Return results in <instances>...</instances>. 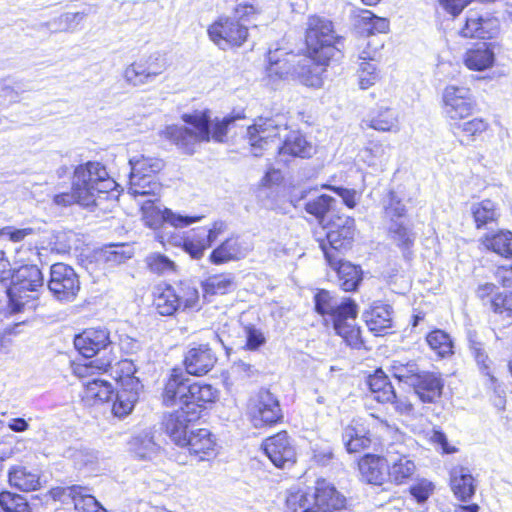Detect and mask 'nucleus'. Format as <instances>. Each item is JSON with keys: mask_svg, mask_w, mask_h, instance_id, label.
<instances>
[{"mask_svg": "<svg viewBox=\"0 0 512 512\" xmlns=\"http://www.w3.org/2000/svg\"><path fill=\"white\" fill-rule=\"evenodd\" d=\"M181 119L188 126L169 125L165 127L161 135L189 155L194 154L201 143H207L211 138L215 142H223L228 127L235 121L234 117H225L221 121H217L211 131L209 110L185 113Z\"/></svg>", "mask_w": 512, "mask_h": 512, "instance_id": "f257e3e1", "label": "nucleus"}, {"mask_svg": "<svg viewBox=\"0 0 512 512\" xmlns=\"http://www.w3.org/2000/svg\"><path fill=\"white\" fill-rule=\"evenodd\" d=\"M314 302L316 311L323 316H330L334 330L349 346L361 347L360 328L355 325L357 306L353 300L347 298L339 302L329 291L320 290L314 296Z\"/></svg>", "mask_w": 512, "mask_h": 512, "instance_id": "f03ea898", "label": "nucleus"}, {"mask_svg": "<svg viewBox=\"0 0 512 512\" xmlns=\"http://www.w3.org/2000/svg\"><path fill=\"white\" fill-rule=\"evenodd\" d=\"M305 42L308 55L321 65L342 57L343 38L334 30L333 23L320 16H310L307 21Z\"/></svg>", "mask_w": 512, "mask_h": 512, "instance_id": "7ed1b4c3", "label": "nucleus"}, {"mask_svg": "<svg viewBox=\"0 0 512 512\" xmlns=\"http://www.w3.org/2000/svg\"><path fill=\"white\" fill-rule=\"evenodd\" d=\"M346 498L325 479L316 481L312 491H296L286 500L287 512H332L345 507Z\"/></svg>", "mask_w": 512, "mask_h": 512, "instance_id": "20e7f679", "label": "nucleus"}, {"mask_svg": "<svg viewBox=\"0 0 512 512\" xmlns=\"http://www.w3.org/2000/svg\"><path fill=\"white\" fill-rule=\"evenodd\" d=\"M43 275L36 265H25L12 275V284L8 289V312L11 315L33 310L38 298V289L43 287Z\"/></svg>", "mask_w": 512, "mask_h": 512, "instance_id": "39448f33", "label": "nucleus"}, {"mask_svg": "<svg viewBox=\"0 0 512 512\" xmlns=\"http://www.w3.org/2000/svg\"><path fill=\"white\" fill-rule=\"evenodd\" d=\"M72 184L77 194L82 195V201H87L91 206L96 205L100 194L114 190L117 185L106 167L96 161L78 165L73 173Z\"/></svg>", "mask_w": 512, "mask_h": 512, "instance_id": "423d86ee", "label": "nucleus"}, {"mask_svg": "<svg viewBox=\"0 0 512 512\" xmlns=\"http://www.w3.org/2000/svg\"><path fill=\"white\" fill-rule=\"evenodd\" d=\"M287 123L283 116L259 117L247 128V139L254 156L259 157L271 142L287 132Z\"/></svg>", "mask_w": 512, "mask_h": 512, "instance_id": "0eeeda50", "label": "nucleus"}, {"mask_svg": "<svg viewBox=\"0 0 512 512\" xmlns=\"http://www.w3.org/2000/svg\"><path fill=\"white\" fill-rule=\"evenodd\" d=\"M443 113L452 125L458 120L471 116L477 103L470 88L466 86L448 85L442 93Z\"/></svg>", "mask_w": 512, "mask_h": 512, "instance_id": "6e6552de", "label": "nucleus"}, {"mask_svg": "<svg viewBox=\"0 0 512 512\" xmlns=\"http://www.w3.org/2000/svg\"><path fill=\"white\" fill-rule=\"evenodd\" d=\"M247 414L256 428L275 424L283 417L279 400L266 389L259 390L249 399Z\"/></svg>", "mask_w": 512, "mask_h": 512, "instance_id": "1a4fd4ad", "label": "nucleus"}, {"mask_svg": "<svg viewBox=\"0 0 512 512\" xmlns=\"http://www.w3.org/2000/svg\"><path fill=\"white\" fill-rule=\"evenodd\" d=\"M48 289L55 299L72 302L80 291V280L75 270L64 263H55L50 268Z\"/></svg>", "mask_w": 512, "mask_h": 512, "instance_id": "9d476101", "label": "nucleus"}, {"mask_svg": "<svg viewBox=\"0 0 512 512\" xmlns=\"http://www.w3.org/2000/svg\"><path fill=\"white\" fill-rule=\"evenodd\" d=\"M208 35L219 48L225 50L241 46L247 39L248 28L231 17H220L208 28Z\"/></svg>", "mask_w": 512, "mask_h": 512, "instance_id": "9b49d317", "label": "nucleus"}, {"mask_svg": "<svg viewBox=\"0 0 512 512\" xmlns=\"http://www.w3.org/2000/svg\"><path fill=\"white\" fill-rule=\"evenodd\" d=\"M265 454L278 468H289L296 461V451L286 431L265 439L262 444Z\"/></svg>", "mask_w": 512, "mask_h": 512, "instance_id": "f8f14e48", "label": "nucleus"}, {"mask_svg": "<svg viewBox=\"0 0 512 512\" xmlns=\"http://www.w3.org/2000/svg\"><path fill=\"white\" fill-rule=\"evenodd\" d=\"M146 223L151 228H159L163 223H169L176 228L189 226L202 219V216H182L177 215L168 208L163 210L153 205V200H148L142 206Z\"/></svg>", "mask_w": 512, "mask_h": 512, "instance_id": "ddd939ff", "label": "nucleus"}, {"mask_svg": "<svg viewBox=\"0 0 512 512\" xmlns=\"http://www.w3.org/2000/svg\"><path fill=\"white\" fill-rule=\"evenodd\" d=\"M355 233V221L351 217H338L337 221L331 224L327 232V241L329 248L324 243L320 246H325L326 250L332 251L334 255L340 256L341 250L348 249L353 241Z\"/></svg>", "mask_w": 512, "mask_h": 512, "instance_id": "4468645a", "label": "nucleus"}, {"mask_svg": "<svg viewBox=\"0 0 512 512\" xmlns=\"http://www.w3.org/2000/svg\"><path fill=\"white\" fill-rule=\"evenodd\" d=\"M197 419H199V411L196 408L189 410L179 407V409L165 417V431L176 445H183L188 436L189 424Z\"/></svg>", "mask_w": 512, "mask_h": 512, "instance_id": "2eb2a0df", "label": "nucleus"}, {"mask_svg": "<svg viewBox=\"0 0 512 512\" xmlns=\"http://www.w3.org/2000/svg\"><path fill=\"white\" fill-rule=\"evenodd\" d=\"M112 344L106 328H89L77 335L74 346L85 358H91Z\"/></svg>", "mask_w": 512, "mask_h": 512, "instance_id": "dca6fc26", "label": "nucleus"}, {"mask_svg": "<svg viewBox=\"0 0 512 512\" xmlns=\"http://www.w3.org/2000/svg\"><path fill=\"white\" fill-rule=\"evenodd\" d=\"M142 388L140 381L133 376L127 375L121 380V388L117 391L116 399L112 406V412L117 417L128 415L139 399Z\"/></svg>", "mask_w": 512, "mask_h": 512, "instance_id": "f3484780", "label": "nucleus"}, {"mask_svg": "<svg viewBox=\"0 0 512 512\" xmlns=\"http://www.w3.org/2000/svg\"><path fill=\"white\" fill-rule=\"evenodd\" d=\"M216 361L215 353L207 344L190 347L184 357L186 372L195 376L207 374L214 367Z\"/></svg>", "mask_w": 512, "mask_h": 512, "instance_id": "a211bd4d", "label": "nucleus"}, {"mask_svg": "<svg viewBox=\"0 0 512 512\" xmlns=\"http://www.w3.org/2000/svg\"><path fill=\"white\" fill-rule=\"evenodd\" d=\"M386 462L388 463V478L396 484L406 482L416 471L414 460L394 445L387 449Z\"/></svg>", "mask_w": 512, "mask_h": 512, "instance_id": "6ab92c4d", "label": "nucleus"}, {"mask_svg": "<svg viewBox=\"0 0 512 512\" xmlns=\"http://www.w3.org/2000/svg\"><path fill=\"white\" fill-rule=\"evenodd\" d=\"M324 256L328 264L337 270L339 285L344 291H354L362 280V271L358 266L343 261L340 256L334 255L332 251L322 246Z\"/></svg>", "mask_w": 512, "mask_h": 512, "instance_id": "aec40b11", "label": "nucleus"}, {"mask_svg": "<svg viewBox=\"0 0 512 512\" xmlns=\"http://www.w3.org/2000/svg\"><path fill=\"white\" fill-rule=\"evenodd\" d=\"M412 384L414 393L423 403H434L442 395L444 381L440 374L422 370Z\"/></svg>", "mask_w": 512, "mask_h": 512, "instance_id": "412c9836", "label": "nucleus"}, {"mask_svg": "<svg viewBox=\"0 0 512 512\" xmlns=\"http://www.w3.org/2000/svg\"><path fill=\"white\" fill-rule=\"evenodd\" d=\"M189 379L185 375L174 369L167 380L163 390V403L166 406L186 407L188 400Z\"/></svg>", "mask_w": 512, "mask_h": 512, "instance_id": "4be33fe9", "label": "nucleus"}, {"mask_svg": "<svg viewBox=\"0 0 512 512\" xmlns=\"http://www.w3.org/2000/svg\"><path fill=\"white\" fill-rule=\"evenodd\" d=\"M313 146L297 131L286 132L283 144L278 147L279 160L287 163L288 157L307 158L313 153Z\"/></svg>", "mask_w": 512, "mask_h": 512, "instance_id": "5701e85b", "label": "nucleus"}, {"mask_svg": "<svg viewBox=\"0 0 512 512\" xmlns=\"http://www.w3.org/2000/svg\"><path fill=\"white\" fill-rule=\"evenodd\" d=\"M363 123L380 132H398L400 129L397 112L384 105L371 109L363 119Z\"/></svg>", "mask_w": 512, "mask_h": 512, "instance_id": "b1692460", "label": "nucleus"}, {"mask_svg": "<svg viewBox=\"0 0 512 512\" xmlns=\"http://www.w3.org/2000/svg\"><path fill=\"white\" fill-rule=\"evenodd\" d=\"M362 480L372 485H382L388 477L386 457L367 454L359 462Z\"/></svg>", "mask_w": 512, "mask_h": 512, "instance_id": "393cba45", "label": "nucleus"}, {"mask_svg": "<svg viewBox=\"0 0 512 512\" xmlns=\"http://www.w3.org/2000/svg\"><path fill=\"white\" fill-rule=\"evenodd\" d=\"M299 57L293 53H281L279 50L269 52L267 73L270 78L288 79L294 77Z\"/></svg>", "mask_w": 512, "mask_h": 512, "instance_id": "a878e982", "label": "nucleus"}, {"mask_svg": "<svg viewBox=\"0 0 512 512\" xmlns=\"http://www.w3.org/2000/svg\"><path fill=\"white\" fill-rule=\"evenodd\" d=\"M322 65L315 62L310 56L298 59L296 68L294 69L293 79H297L300 83L308 87L318 88L323 84L322 73L324 69Z\"/></svg>", "mask_w": 512, "mask_h": 512, "instance_id": "bb28decb", "label": "nucleus"}, {"mask_svg": "<svg viewBox=\"0 0 512 512\" xmlns=\"http://www.w3.org/2000/svg\"><path fill=\"white\" fill-rule=\"evenodd\" d=\"M495 54L490 43H477L468 49L464 56V63L470 70L483 71L493 66Z\"/></svg>", "mask_w": 512, "mask_h": 512, "instance_id": "cd10ccee", "label": "nucleus"}, {"mask_svg": "<svg viewBox=\"0 0 512 512\" xmlns=\"http://www.w3.org/2000/svg\"><path fill=\"white\" fill-rule=\"evenodd\" d=\"M342 439L349 453H358L375 444L369 432L355 420L344 429Z\"/></svg>", "mask_w": 512, "mask_h": 512, "instance_id": "c85d7f7f", "label": "nucleus"}, {"mask_svg": "<svg viewBox=\"0 0 512 512\" xmlns=\"http://www.w3.org/2000/svg\"><path fill=\"white\" fill-rule=\"evenodd\" d=\"M363 319L370 331L380 334L392 325V307L388 304L374 303L363 313Z\"/></svg>", "mask_w": 512, "mask_h": 512, "instance_id": "c756f323", "label": "nucleus"}, {"mask_svg": "<svg viewBox=\"0 0 512 512\" xmlns=\"http://www.w3.org/2000/svg\"><path fill=\"white\" fill-rule=\"evenodd\" d=\"M188 400L186 409L196 408L201 414V408L206 404L213 403L218 398V390L212 385L196 382L188 385Z\"/></svg>", "mask_w": 512, "mask_h": 512, "instance_id": "7c9ffc66", "label": "nucleus"}, {"mask_svg": "<svg viewBox=\"0 0 512 512\" xmlns=\"http://www.w3.org/2000/svg\"><path fill=\"white\" fill-rule=\"evenodd\" d=\"M181 446H186L191 454L198 455L200 460H204L206 455L213 453L215 442L210 431L203 428L191 431Z\"/></svg>", "mask_w": 512, "mask_h": 512, "instance_id": "2f4dec72", "label": "nucleus"}, {"mask_svg": "<svg viewBox=\"0 0 512 512\" xmlns=\"http://www.w3.org/2000/svg\"><path fill=\"white\" fill-rule=\"evenodd\" d=\"M63 495L70 497L77 512H106L96 498L87 493L82 486H71L63 489Z\"/></svg>", "mask_w": 512, "mask_h": 512, "instance_id": "473e14b6", "label": "nucleus"}, {"mask_svg": "<svg viewBox=\"0 0 512 512\" xmlns=\"http://www.w3.org/2000/svg\"><path fill=\"white\" fill-rule=\"evenodd\" d=\"M367 384L376 401L388 403L395 400L396 392L394 387L382 370H377L373 375H370Z\"/></svg>", "mask_w": 512, "mask_h": 512, "instance_id": "72a5a7b5", "label": "nucleus"}, {"mask_svg": "<svg viewBox=\"0 0 512 512\" xmlns=\"http://www.w3.org/2000/svg\"><path fill=\"white\" fill-rule=\"evenodd\" d=\"M474 479L467 468H454L451 472V488L457 498L467 501L475 493Z\"/></svg>", "mask_w": 512, "mask_h": 512, "instance_id": "f704fd0d", "label": "nucleus"}, {"mask_svg": "<svg viewBox=\"0 0 512 512\" xmlns=\"http://www.w3.org/2000/svg\"><path fill=\"white\" fill-rule=\"evenodd\" d=\"M8 479L11 486L21 491H35L40 487L39 475L21 465L9 469Z\"/></svg>", "mask_w": 512, "mask_h": 512, "instance_id": "c9c22d12", "label": "nucleus"}, {"mask_svg": "<svg viewBox=\"0 0 512 512\" xmlns=\"http://www.w3.org/2000/svg\"><path fill=\"white\" fill-rule=\"evenodd\" d=\"M154 296V305L160 315L171 316L180 310L173 286L158 285L155 288Z\"/></svg>", "mask_w": 512, "mask_h": 512, "instance_id": "e433bc0d", "label": "nucleus"}, {"mask_svg": "<svg viewBox=\"0 0 512 512\" xmlns=\"http://www.w3.org/2000/svg\"><path fill=\"white\" fill-rule=\"evenodd\" d=\"M244 256L245 252L239 240L235 237H230L212 251L210 261L213 264L219 265Z\"/></svg>", "mask_w": 512, "mask_h": 512, "instance_id": "4c0bfd02", "label": "nucleus"}, {"mask_svg": "<svg viewBox=\"0 0 512 512\" xmlns=\"http://www.w3.org/2000/svg\"><path fill=\"white\" fill-rule=\"evenodd\" d=\"M484 247L494 253L505 257H512V232L500 230L497 233L486 234L482 238Z\"/></svg>", "mask_w": 512, "mask_h": 512, "instance_id": "58836bf2", "label": "nucleus"}, {"mask_svg": "<svg viewBox=\"0 0 512 512\" xmlns=\"http://www.w3.org/2000/svg\"><path fill=\"white\" fill-rule=\"evenodd\" d=\"M129 450L139 459H152L158 452L159 446L155 443L149 431L141 432L129 441Z\"/></svg>", "mask_w": 512, "mask_h": 512, "instance_id": "ea45409f", "label": "nucleus"}, {"mask_svg": "<svg viewBox=\"0 0 512 512\" xmlns=\"http://www.w3.org/2000/svg\"><path fill=\"white\" fill-rule=\"evenodd\" d=\"M83 399L87 402H108L113 395L111 384L99 378H93L84 384Z\"/></svg>", "mask_w": 512, "mask_h": 512, "instance_id": "a19ab883", "label": "nucleus"}, {"mask_svg": "<svg viewBox=\"0 0 512 512\" xmlns=\"http://www.w3.org/2000/svg\"><path fill=\"white\" fill-rule=\"evenodd\" d=\"M162 190V185L154 179L150 174L148 175H130V187L128 192L133 196H159Z\"/></svg>", "mask_w": 512, "mask_h": 512, "instance_id": "79ce46f5", "label": "nucleus"}, {"mask_svg": "<svg viewBox=\"0 0 512 512\" xmlns=\"http://www.w3.org/2000/svg\"><path fill=\"white\" fill-rule=\"evenodd\" d=\"M471 213L477 229L484 228L486 225L496 222L499 217L496 204L489 199L472 204Z\"/></svg>", "mask_w": 512, "mask_h": 512, "instance_id": "37998d69", "label": "nucleus"}, {"mask_svg": "<svg viewBox=\"0 0 512 512\" xmlns=\"http://www.w3.org/2000/svg\"><path fill=\"white\" fill-rule=\"evenodd\" d=\"M488 126L489 124L485 119L476 117L468 121L458 120L450 125V128L455 136L474 140L476 136L485 132Z\"/></svg>", "mask_w": 512, "mask_h": 512, "instance_id": "c03bdc74", "label": "nucleus"}, {"mask_svg": "<svg viewBox=\"0 0 512 512\" xmlns=\"http://www.w3.org/2000/svg\"><path fill=\"white\" fill-rule=\"evenodd\" d=\"M204 298L224 295L234 288V277L231 274H218L208 277L202 284Z\"/></svg>", "mask_w": 512, "mask_h": 512, "instance_id": "a18cd8bd", "label": "nucleus"}, {"mask_svg": "<svg viewBox=\"0 0 512 512\" xmlns=\"http://www.w3.org/2000/svg\"><path fill=\"white\" fill-rule=\"evenodd\" d=\"M390 371L396 379L409 386L414 384L417 380L418 375L422 371L415 361H401L393 360L390 366Z\"/></svg>", "mask_w": 512, "mask_h": 512, "instance_id": "49530a36", "label": "nucleus"}, {"mask_svg": "<svg viewBox=\"0 0 512 512\" xmlns=\"http://www.w3.org/2000/svg\"><path fill=\"white\" fill-rule=\"evenodd\" d=\"M389 236L396 246L402 250L404 257H407V253L415 241V234L412 230L400 222H393L389 227Z\"/></svg>", "mask_w": 512, "mask_h": 512, "instance_id": "de8ad7c7", "label": "nucleus"}, {"mask_svg": "<svg viewBox=\"0 0 512 512\" xmlns=\"http://www.w3.org/2000/svg\"><path fill=\"white\" fill-rule=\"evenodd\" d=\"M426 342L429 347L440 357H448L453 354V342L449 334L445 331L436 329L431 331Z\"/></svg>", "mask_w": 512, "mask_h": 512, "instance_id": "09e8293b", "label": "nucleus"}, {"mask_svg": "<svg viewBox=\"0 0 512 512\" xmlns=\"http://www.w3.org/2000/svg\"><path fill=\"white\" fill-rule=\"evenodd\" d=\"M174 292H176L177 301L179 302V308L182 311L190 309H199V292L196 287L189 283L181 282L180 284L173 286Z\"/></svg>", "mask_w": 512, "mask_h": 512, "instance_id": "8fccbe9b", "label": "nucleus"}, {"mask_svg": "<svg viewBox=\"0 0 512 512\" xmlns=\"http://www.w3.org/2000/svg\"><path fill=\"white\" fill-rule=\"evenodd\" d=\"M131 166L130 175H152L163 168V161L158 158L145 157L144 155L132 157L129 160Z\"/></svg>", "mask_w": 512, "mask_h": 512, "instance_id": "3c124183", "label": "nucleus"}, {"mask_svg": "<svg viewBox=\"0 0 512 512\" xmlns=\"http://www.w3.org/2000/svg\"><path fill=\"white\" fill-rule=\"evenodd\" d=\"M334 202L335 200L333 197L322 194L309 198L305 202L304 208L307 213L313 215L319 223H322L326 214L331 210Z\"/></svg>", "mask_w": 512, "mask_h": 512, "instance_id": "603ef678", "label": "nucleus"}, {"mask_svg": "<svg viewBox=\"0 0 512 512\" xmlns=\"http://www.w3.org/2000/svg\"><path fill=\"white\" fill-rule=\"evenodd\" d=\"M0 507L4 512H31L26 498L10 491L0 493Z\"/></svg>", "mask_w": 512, "mask_h": 512, "instance_id": "864d4df0", "label": "nucleus"}, {"mask_svg": "<svg viewBox=\"0 0 512 512\" xmlns=\"http://www.w3.org/2000/svg\"><path fill=\"white\" fill-rule=\"evenodd\" d=\"M183 248L192 258L200 259L204 251L209 248L205 238V229L198 230L192 236L185 238L183 240Z\"/></svg>", "mask_w": 512, "mask_h": 512, "instance_id": "5fc2aeb1", "label": "nucleus"}, {"mask_svg": "<svg viewBox=\"0 0 512 512\" xmlns=\"http://www.w3.org/2000/svg\"><path fill=\"white\" fill-rule=\"evenodd\" d=\"M123 77L128 84L135 87L146 85L152 82L147 74L143 60L133 62L127 66L124 70Z\"/></svg>", "mask_w": 512, "mask_h": 512, "instance_id": "6e6d98bb", "label": "nucleus"}, {"mask_svg": "<svg viewBox=\"0 0 512 512\" xmlns=\"http://www.w3.org/2000/svg\"><path fill=\"white\" fill-rule=\"evenodd\" d=\"M470 349L477 362L479 369L485 376L488 377V381L490 382L489 387L493 390H496L497 379L491 373L490 361L487 354L483 350L482 345L480 343L473 342L471 344Z\"/></svg>", "mask_w": 512, "mask_h": 512, "instance_id": "4d7b16f0", "label": "nucleus"}, {"mask_svg": "<svg viewBox=\"0 0 512 512\" xmlns=\"http://www.w3.org/2000/svg\"><path fill=\"white\" fill-rule=\"evenodd\" d=\"M24 91V81L21 79L9 76L0 81V97L10 102H18L20 94Z\"/></svg>", "mask_w": 512, "mask_h": 512, "instance_id": "13d9d810", "label": "nucleus"}, {"mask_svg": "<svg viewBox=\"0 0 512 512\" xmlns=\"http://www.w3.org/2000/svg\"><path fill=\"white\" fill-rule=\"evenodd\" d=\"M361 157L369 166H374L387 160L386 147L379 141H370L362 150Z\"/></svg>", "mask_w": 512, "mask_h": 512, "instance_id": "bf43d9fd", "label": "nucleus"}, {"mask_svg": "<svg viewBox=\"0 0 512 512\" xmlns=\"http://www.w3.org/2000/svg\"><path fill=\"white\" fill-rule=\"evenodd\" d=\"M484 19L477 12H470L466 18L465 26L461 33L464 37L484 38L486 31L483 27Z\"/></svg>", "mask_w": 512, "mask_h": 512, "instance_id": "052dcab7", "label": "nucleus"}, {"mask_svg": "<svg viewBox=\"0 0 512 512\" xmlns=\"http://www.w3.org/2000/svg\"><path fill=\"white\" fill-rule=\"evenodd\" d=\"M379 79V74L374 63L365 59L360 63L358 70V80L361 89H368Z\"/></svg>", "mask_w": 512, "mask_h": 512, "instance_id": "680f3d73", "label": "nucleus"}, {"mask_svg": "<svg viewBox=\"0 0 512 512\" xmlns=\"http://www.w3.org/2000/svg\"><path fill=\"white\" fill-rule=\"evenodd\" d=\"M149 270L156 274H165L174 270V262L160 253H152L145 260Z\"/></svg>", "mask_w": 512, "mask_h": 512, "instance_id": "e2e57ef3", "label": "nucleus"}, {"mask_svg": "<svg viewBox=\"0 0 512 512\" xmlns=\"http://www.w3.org/2000/svg\"><path fill=\"white\" fill-rule=\"evenodd\" d=\"M361 21L368 34L386 33L389 29V21L374 15L371 11H364Z\"/></svg>", "mask_w": 512, "mask_h": 512, "instance_id": "0e129e2a", "label": "nucleus"}, {"mask_svg": "<svg viewBox=\"0 0 512 512\" xmlns=\"http://www.w3.org/2000/svg\"><path fill=\"white\" fill-rule=\"evenodd\" d=\"M129 257L126 255L123 245H109L100 252V258L111 265L120 264Z\"/></svg>", "mask_w": 512, "mask_h": 512, "instance_id": "69168bd1", "label": "nucleus"}, {"mask_svg": "<svg viewBox=\"0 0 512 512\" xmlns=\"http://www.w3.org/2000/svg\"><path fill=\"white\" fill-rule=\"evenodd\" d=\"M143 64H145V69L152 82L167 68L165 58L159 54L149 56L146 60L143 61Z\"/></svg>", "mask_w": 512, "mask_h": 512, "instance_id": "338daca9", "label": "nucleus"}, {"mask_svg": "<svg viewBox=\"0 0 512 512\" xmlns=\"http://www.w3.org/2000/svg\"><path fill=\"white\" fill-rule=\"evenodd\" d=\"M84 17L85 14L83 12H68L60 15L55 20V23L58 25V29L61 31H74L84 19Z\"/></svg>", "mask_w": 512, "mask_h": 512, "instance_id": "774afa93", "label": "nucleus"}]
</instances>
